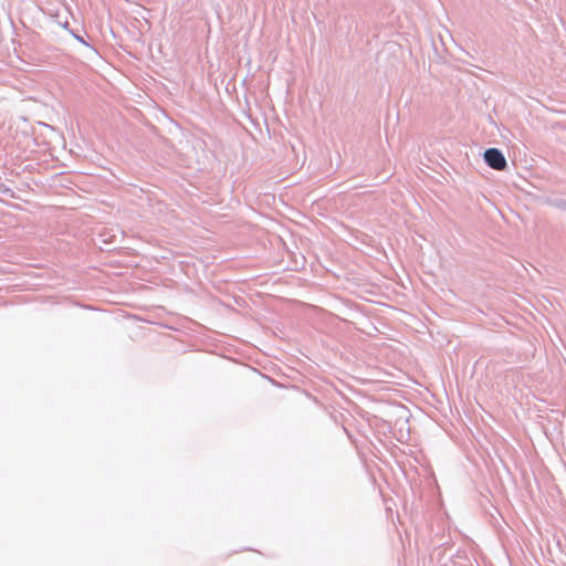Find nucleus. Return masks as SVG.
<instances>
[{"instance_id":"obj_1","label":"nucleus","mask_w":566,"mask_h":566,"mask_svg":"<svg viewBox=\"0 0 566 566\" xmlns=\"http://www.w3.org/2000/svg\"><path fill=\"white\" fill-rule=\"evenodd\" d=\"M410 417L407 407L391 399V436L400 443H406L410 438Z\"/></svg>"},{"instance_id":"obj_2","label":"nucleus","mask_w":566,"mask_h":566,"mask_svg":"<svg viewBox=\"0 0 566 566\" xmlns=\"http://www.w3.org/2000/svg\"><path fill=\"white\" fill-rule=\"evenodd\" d=\"M485 164L495 170H503L507 166V161L503 153L497 148H488L484 151Z\"/></svg>"},{"instance_id":"obj_3","label":"nucleus","mask_w":566,"mask_h":566,"mask_svg":"<svg viewBox=\"0 0 566 566\" xmlns=\"http://www.w3.org/2000/svg\"><path fill=\"white\" fill-rule=\"evenodd\" d=\"M390 454H391V459H395V461L397 462V464L399 465V468H400L401 470H403V469H402V467H401V461L399 460V455H398V453H397L396 449H395V448H392V447H391Z\"/></svg>"},{"instance_id":"obj_4","label":"nucleus","mask_w":566,"mask_h":566,"mask_svg":"<svg viewBox=\"0 0 566 566\" xmlns=\"http://www.w3.org/2000/svg\"><path fill=\"white\" fill-rule=\"evenodd\" d=\"M397 378H398V380H391V384L401 385L400 379H401L402 377H401V376H398Z\"/></svg>"},{"instance_id":"obj_5","label":"nucleus","mask_w":566,"mask_h":566,"mask_svg":"<svg viewBox=\"0 0 566 566\" xmlns=\"http://www.w3.org/2000/svg\"><path fill=\"white\" fill-rule=\"evenodd\" d=\"M391 308H394V310H395V311H397L398 313L405 314V312H402L401 310L395 308L394 306H391Z\"/></svg>"}]
</instances>
